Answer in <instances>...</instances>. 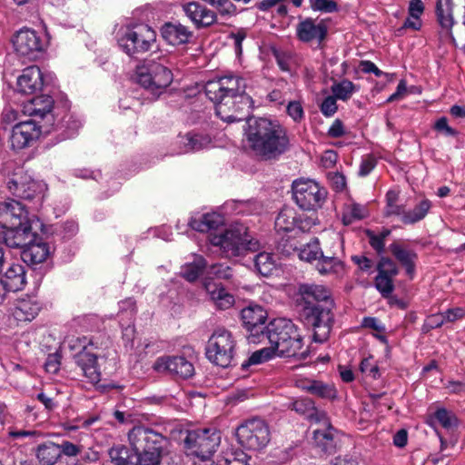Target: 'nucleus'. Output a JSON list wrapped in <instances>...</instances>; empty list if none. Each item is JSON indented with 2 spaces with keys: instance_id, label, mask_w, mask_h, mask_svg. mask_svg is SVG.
<instances>
[{
  "instance_id": "obj_56",
  "label": "nucleus",
  "mask_w": 465,
  "mask_h": 465,
  "mask_svg": "<svg viewBox=\"0 0 465 465\" xmlns=\"http://www.w3.org/2000/svg\"><path fill=\"white\" fill-rule=\"evenodd\" d=\"M311 7L314 11L332 13L337 10V4L332 0H310Z\"/></svg>"
},
{
  "instance_id": "obj_6",
  "label": "nucleus",
  "mask_w": 465,
  "mask_h": 465,
  "mask_svg": "<svg viewBox=\"0 0 465 465\" xmlns=\"http://www.w3.org/2000/svg\"><path fill=\"white\" fill-rule=\"evenodd\" d=\"M130 444L137 456L139 465H173L168 457L161 455L163 437L145 426H136L128 434Z\"/></svg>"
},
{
  "instance_id": "obj_55",
  "label": "nucleus",
  "mask_w": 465,
  "mask_h": 465,
  "mask_svg": "<svg viewBox=\"0 0 465 465\" xmlns=\"http://www.w3.org/2000/svg\"><path fill=\"white\" fill-rule=\"evenodd\" d=\"M319 223L315 215L298 214L296 230L301 232H309L313 226Z\"/></svg>"
},
{
  "instance_id": "obj_7",
  "label": "nucleus",
  "mask_w": 465,
  "mask_h": 465,
  "mask_svg": "<svg viewBox=\"0 0 465 465\" xmlns=\"http://www.w3.org/2000/svg\"><path fill=\"white\" fill-rule=\"evenodd\" d=\"M212 245L219 247L225 257L232 258L243 255L245 252H257L260 242L249 234L243 224H234L220 233L209 234Z\"/></svg>"
},
{
  "instance_id": "obj_62",
  "label": "nucleus",
  "mask_w": 465,
  "mask_h": 465,
  "mask_svg": "<svg viewBox=\"0 0 465 465\" xmlns=\"http://www.w3.org/2000/svg\"><path fill=\"white\" fill-rule=\"evenodd\" d=\"M434 128L440 133H443L446 136H455L457 134L456 130L448 124L447 118L441 117L435 123Z\"/></svg>"
},
{
  "instance_id": "obj_18",
  "label": "nucleus",
  "mask_w": 465,
  "mask_h": 465,
  "mask_svg": "<svg viewBox=\"0 0 465 465\" xmlns=\"http://www.w3.org/2000/svg\"><path fill=\"white\" fill-rule=\"evenodd\" d=\"M153 368L158 372H169L183 379H188L194 373L192 362L183 356H163L158 358Z\"/></svg>"
},
{
  "instance_id": "obj_11",
  "label": "nucleus",
  "mask_w": 465,
  "mask_h": 465,
  "mask_svg": "<svg viewBox=\"0 0 465 465\" xmlns=\"http://www.w3.org/2000/svg\"><path fill=\"white\" fill-rule=\"evenodd\" d=\"M221 443V433L215 429L191 430L184 440L186 450L190 455L209 460Z\"/></svg>"
},
{
  "instance_id": "obj_27",
  "label": "nucleus",
  "mask_w": 465,
  "mask_h": 465,
  "mask_svg": "<svg viewBox=\"0 0 465 465\" xmlns=\"http://www.w3.org/2000/svg\"><path fill=\"white\" fill-rule=\"evenodd\" d=\"M0 282L6 292H17L25 285V272L22 264L11 263Z\"/></svg>"
},
{
  "instance_id": "obj_63",
  "label": "nucleus",
  "mask_w": 465,
  "mask_h": 465,
  "mask_svg": "<svg viewBox=\"0 0 465 465\" xmlns=\"http://www.w3.org/2000/svg\"><path fill=\"white\" fill-rule=\"evenodd\" d=\"M444 315L445 322H455L457 320L462 319L465 316V310L460 307L449 309L446 312H442Z\"/></svg>"
},
{
  "instance_id": "obj_50",
  "label": "nucleus",
  "mask_w": 465,
  "mask_h": 465,
  "mask_svg": "<svg viewBox=\"0 0 465 465\" xmlns=\"http://www.w3.org/2000/svg\"><path fill=\"white\" fill-rule=\"evenodd\" d=\"M109 456L115 465H128L129 451L125 447L115 446L110 449Z\"/></svg>"
},
{
  "instance_id": "obj_21",
  "label": "nucleus",
  "mask_w": 465,
  "mask_h": 465,
  "mask_svg": "<svg viewBox=\"0 0 465 465\" xmlns=\"http://www.w3.org/2000/svg\"><path fill=\"white\" fill-rule=\"evenodd\" d=\"M41 311V305L35 297L25 296L18 299L12 310V314L18 322L33 321Z\"/></svg>"
},
{
  "instance_id": "obj_34",
  "label": "nucleus",
  "mask_w": 465,
  "mask_h": 465,
  "mask_svg": "<svg viewBox=\"0 0 465 465\" xmlns=\"http://www.w3.org/2000/svg\"><path fill=\"white\" fill-rule=\"evenodd\" d=\"M436 15L441 28L450 33L455 24L452 0H438Z\"/></svg>"
},
{
  "instance_id": "obj_47",
  "label": "nucleus",
  "mask_w": 465,
  "mask_h": 465,
  "mask_svg": "<svg viewBox=\"0 0 465 465\" xmlns=\"http://www.w3.org/2000/svg\"><path fill=\"white\" fill-rule=\"evenodd\" d=\"M275 355L274 350L272 345L268 348H262L254 351L248 359V361L242 363V368L243 370L247 369L251 365L262 363Z\"/></svg>"
},
{
  "instance_id": "obj_19",
  "label": "nucleus",
  "mask_w": 465,
  "mask_h": 465,
  "mask_svg": "<svg viewBox=\"0 0 465 465\" xmlns=\"http://www.w3.org/2000/svg\"><path fill=\"white\" fill-rule=\"evenodd\" d=\"M48 77H45L38 66H28L23 70L17 78L18 90L24 94H34L41 91L43 86L47 84Z\"/></svg>"
},
{
  "instance_id": "obj_30",
  "label": "nucleus",
  "mask_w": 465,
  "mask_h": 465,
  "mask_svg": "<svg viewBox=\"0 0 465 465\" xmlns=\"http://www.w3.org/2000/svg\"><path fill=\"white\" fill-rule=\"evenodd\" d=\"M204 288L218 309L226 310L234 304L233 295L228 292L221 284L205 282Z\"/></svg>"
},
{
  "instance_id": "obj_38",
  "label": "nucleus",
  "mask_w": 465,
  "mask_h": 465,
  "mask_svg": "<svg viewBox=\"0 0 465 465\" xmlns=\"http://www.w3.org/2000/svg\"><path fill=\"white\" fill-rule=\"evenodd\" d=\"M210 143L211 139L209 136L192 132L180 137V143L183 146L185 153L202 150Z\"/></svg>"
},
{
  "instance_id": "obj_12",
  "label": "nucleus",
  "mask_w": 465,
  "mask_h": 465,
  "mask_svg": "<svg viewBox=\"0 0 465 465\" xmlns=\"http://www.w3.org/2000/svg\"><path fill=\"white\" fill-rule=\"evenodd\" d=\"M234 348L235 341L232 333L223 328H218L209 338L206 355L214 364L226 368L233 359Z\"/></svg>"
},
{
  "instance_id": "obj_28",
  "label": "nucleus",
  "mask_w": 465,
  "mask_h": 465,
  "mask_svg": "<svg viewBox=\"0 0 465 465\" xmlns=\"http://www.w3.org/2000/svg\"><path fill=\"white\" fill-rule=\"evenodd\" d=\"M427 424L432 428L440 425L446 430H453L459 426V419L452 411L439 407L428 416Z\"/></svg>"
},
{
  "instance_id": "obj_57",
  "label": "nucleus",
  "mask_w": 465,
  "mask_h": 465,
  "mask_svg": "<svg viewBox=\"0 0 465 465\" xmlns=\"http://www.w3.org/2000/svg\"><path fill=\"white\" fill-rule=\"evenodd\" d=\"M337 98L332 94L327 96L321 104V111L327 117L332 116L337 112Z\"/></svg>"
},
{
  "instance_id": "obj_35",
  "label": "nucleus",
  "mask_w": 465,
  "mask_h": 465,
  "mask_svg": "<svg viewBox=\"0 0 465 465\" xmlns=\"http://www.w3.org/2000/svg\"><path fill=\"white\" fill-rule=\"evenodd\" d=\"M291 408L297 413L314 420L316 423H321V418L325 416L323 412L317 411L313 401L308 398H300L293 401L291 403Z\"/></svg>"
},
{
  "instance_id": "obj_8",
  "label": "nucleus",
  "mask_w": 465,
  "mask_h": 465,
  "mask_svg": "<svg viewBox=\"0 0 465 465\" xmlns=\"http://www.w3.org/2000/svg\"><path fill=\"white\" fill-rule=\"evenodd\" d=\"M155 38V32L143 24L124 25L114 31L119 49L131 57L149 51Z\"/></svg>"
},
{
  "instance_id": "obj_39",
  "label": "nucleus",
  "mask_w": 465,
  "mask_h": 465,
  "mask_svg": "<svg viewBox=\"0 0 465 465\" xmlns=\"http://www.w3.org/2000/svg\"><path fill=\"white\" fill-rule=\"evenodd\" d=\"M248 456L239 449L223 450L215 461V465H248Z\"/></svg>"
},
{
  "instance_id": "obj_54",
  "label": "nucleus",
  "mask_w": 465,
  "mask_h": 465,
  "mask_svg": "<svg viewBox=\"0 0 465 465\" xmlns=\"http://www.w3.org/2000/svg\"><path fill=\"white\" fill-rule=\"evenodd\" d=\"M360 370L372 379H377L380 376L379 367L372 357L363 359L360 364Z\"/></svg>"
},
{
  "instance_id": "obj_20",
  "label": "nucleus",
  "mask_w": 465,
  "mask_h": 465,
  "mask_svg": "<svg viewBox=\"0 0 465 465\" xmlns=\"http://www.w3.org/2000/svg\"><path fill=\"white\" fill-rule=\"evenodd\" d=\"M389 250L393 257L405 269L407 275L412 278L418 260V254L415 250L409 247L402 241L393 242L390 244Z\"/></svg>"
},
{
  "instance_id": "obj_58",
  "label": "nucleus",
  "mask_w": 465,
  "mask_h": 465,
  "mask_svg": "<svg viewBox=\"0 0 465 465\" xmlns=\"http://www.w3.org/2000/svg\"><path fill=\"white\" fill-rule=\"evenodd\" d=\"M276 61L279 67L284 72H292L294 60L291 54L285 53H276L275 54Z\"/></svg>"
},
{
  "instance_id": "obj_44",
  "label": "nucleus",
  "mask_w": 465,
  "mask_h": 465,
  "mask_svg": "<svg viewBox=\"0 0 465 465\" xmlns=\"http://www.w3.org/2000/svg\"><path fill=\"white\" fill-rule=\"evenodd\" d=\"M358 91L357 86L350 80L344 79L331 85L332 94L339 100L347 101Z\"/></svg>"
},
{
  "instance_id": "obj_40",
  "label": "nucleus",
  "mask_w": 465,
  "mask_h": 465,
  "mask_svg": "<svg viewBox=\"0 0 465 465\" xmlns=\"http://www.w3.org/2000/svg\"><path fill=\"white\" fill-rule=\"evenodd\" d=\"M253 262L256 271L262 276L271 275L276 269V261L271 252H259L255 255Z\"/></svg>"
},
{
  "instance_id": "obj_49",
  "label": "nucleus",
  "mask_w": 465,
  "mask_h": 465,
  "mask_svg": "<svg viewBox=\"0 0 465 465\" xmlns=\"http://www.w3.org/2000/svg\"><path fill=\"white\" fill-rule=\"evenodd\" d=\"M96 420H98V416H92L88 419L76 418L74 420H67L62 423V427L64 430L72 431L76 430L80 428L88 429L91 425H93Z\"/></svg>"
},
{
  "instance_id": "obj_37",
  "label": "nucleus",
  "mask_w": 465,
  "mask_h": 465,
  "mask_svg": "<svg viewBox=\"0 0 465 465\" xmlns=\"http://www.w3.org/2000/svg\"><path fill=\"white\" fill-rule=\"evenodd\" d=\"M298 214L292 208L285 207L280 211L275 219V229L279 232L296 230Z\"/></svg>"
},
{
  "instance_id": "obj_46",
  "label": "nucleus",
  "mask_w": 465,
  "mask_h": 465,
  "mask_svg": "<svg viewBox=\"0 0 465 465\" xmlns=\"http://www.w3.org/2000/svg\"><path fill=\"white\" fill-rule=\"evenodd\" d=\"M391 232L389 229H383L378 233L371 230L366 231V236L369 240V243L377 252V253L381 254L384 252L385 240Z\"/></svg>"
},
{
  "instance_id": "obj_59",
  "label": "nucleus",
  "mask_w": 465,
  "mask_h": 465,
  "mask_svg": "<svg viewBox=\"0 0 465 465\" xmlns=\"http://www.w3.org/2000/svg\"><path fill=\"white\" fill-rule=\"evenodd\" d=\"M287 114L294 122H300L304 116L303 108L301 103L296 101H292L288 104Z\"/></svg>"
},
{
  "instance_id": "obj_2",
  "label": "nucleus",
  "mask_w": 465,
  "mask_h": 465,
  "mask_svg": "<svg viewBox=\"0 0 465 465\" xmlns=\"http://www.w3.org/2000/svg\"><path fill=\"white\" fill-rule=\"evenodd\" d=\"M299 293L303 303L302 316L313 330V341L324 342L333 324V301L330 290L322 285L302 284Z\"/></svg>"
},
{
  "instance_id": "obj_16",
  "label": "nucleus",
  "mask_w": 465,
  "mask_h": 465,
  "mask_svg": "<svg viewBox=\"0 0 465 465\" xmlns=\"http://www.w3.org/2000/svg\"><path fill=\"white\" fill-rule=\"evenodd\" d=\"M241 318L249 332L248 341L253 343L261 342L262 333L265 332L263 325L267 319L266 311L260 305L250 304L242 310Z\"/></svg>"
},
{
  "instance_id": "obj_23",
  "label": "nucleus",
  "mask_w": 465,
  "mask_h": 465,
  "mask_svg": "<svg viewBox=\"0 0 465 465\" xmlns=\"http://www.w3.org/2000/svg\"><path fill=\"white\" fill-rule=\"evenodd\" d=\"M183 10L186 16L197 26H209L216 20L214 12L207 9L197 2H190L183 5Z\"/></svg>"
},
{
  "instance_id": "obj_48",
  "label": "nucleus",
  "mask_w": 465,
  "mask_h": 465,
  "mask_svg": "<svg viewBox=\"0 0 465 465\" xmlns=\"http://www.w3.org/2000/svg\"><path fill=\"white\" fill-rule=\"evenodd\" d=\"M393 277L377 274L375 277V287L384 298H388L394 290Z\"/></svg>"
},
{
  "instance_id": "obj_1",
  "label": "nucleus",
  "mask_w": 465,
  "mask_h": 465,
  "mask_svg": "<svg viewBox=\"0 0 465 465\" xmlns=\"http://www.w3.org/2000/svg\"><path fill=\"white\" fill-rule=\"evenodd\" d=\"M246 87L243 77L226 74L208 81L205 94L214 103L216 114L231 124L244 120L252 106V99L246 94Z\"/></svg>"
},
{
  "instance_id": "obj_26",
  "label": "nucleus",
  "mask_w": 465,
  "mask_h": 465,
  "mask_svg": "<svg viewBox=\"0 0 465 465\" xmlns=\"http://www.w3.org/2000/svg\"><path fill=\"white\" fill-rule=\"evenodd\" d=\"M321 422L322 428H317L313 430V440L322 451L331 453L335 447L334 429L331 426L325 416L321 418Z\"/></svg>"
},
{
  "instance_id": "obj_24",
  "label": "nucleus",
  "mask_w": 465,
  "mask_h": 465,
  "mask_svg": "<svg viewBox=\"0 0 465 465\" xmlns=\"http://www.w3.org/2000/svg\"><path fill=\"white\" fill-rule=\"evenodd\" d=\"M35 237V233L33 232L32 238L25 246H21L23 249L21 252L22 260L30 264H38L46 260L50 254V248L47 243L43 242H33Z\"/></svg>"
},
{
  "instance_id": "obj_43",
  "label": "nucleus",
  "mask_w": 465,
  "mask_h": 465,
  "mask_svg": "<svg viewBox=\"0 0 465 465\" xmlns=\"http://www.w3.org/2000/svg\"><path fill=\"white\" fill-rule=\"evenodd\" d=\"M206 268V262L202 256H195L194 260L191 263L185 264L181 271L183 278L189 282L195 281L203 269Z\"/></svg>"
},
{
  "instance_id": "obj_15",
  "label": "nucleus",
  "mask_w": 465,
  "mask_h": 465,
  "mask_svg": "<svg viewBox=\"0 0 465 465\" xmlns=\"http://www.w3.org/2000/svg\"><path fill=\"white\" fill-rule=\"evenodd\" d=\"M15 52L23 57L33 60L44 50V42L38 34L29 28L19 30L13 38Z\"/></svg>"
},
{
  "instance_id": "obj_13",
  "label": "nucleus",
  "mask_w": 465,
  "mask_h": 465,
  "mask_svg": "<svg viewBox=\"0 0 465 465\" xmlns=\"http://www.w3.org/2000/svg\"><path fill=\"white\" fill-rule=\"evenodd\" d=\"M235 434L239 444L250 450H260L270 441L269 428L260 419H252L241 424Z\"/></svg>"
},
{
  "instance_id": "obj_22",
  "label": "nucleus",
  "mask_w": 465,
  "mask_h": 465,
  "mask_svg": "<svg viewBox=\"0 0 465 465\" xmlns=\"http://www.w3.org/2000/svg\"><path fill=\"white\" fill-rule=\"evenodd\" d=\"M327 35V26L325 24L316 22L308 18L301 22L297 26V35L302 42L317 41L321 43Z\"/></svg>"
},
{
  "instance_id": "obj_52",
  "label": "nucleus",
  "mask_w": 465,
  "mask_h": 465,
  "mask_svg": "<svg viewBox=\"0 0 465 465\" xmlns=\"http://www.w3.org/2000/svg\"><path fill=\"white\" fill-rule=\"evenodd\" d=\"M308 390L322 398H334L336 391L333 387L326 385L321 381H312L308 387Z\"/></svg>"
},
{
  "instance_id": "obj_25",
  "label": "nucleus",
  "mask_w": 465,
  "mask_h": 465,
  "mask_svg": "<svg viewBox=\"0 0 465 465\" xmlns=\"http://www.w3.org/2000/svg\"><path fill=\"white\" fill-rule=\"evenodd\" d=\"M163 38L172 45L187 44L193 36V32L180 23H165L161 28Z\"/></svg>"
},
{
  "instance_id": "obj_32",
  "label": "nucleus",
  "mask_w": 465,
  "mask_h": 465,
  "mask_svg": "<svg viewBox=\"0 0 465 465\" xmlns=\"http://www.w3.org/2000/svg\"><path fill=\"white\" fill-rule=\"evenodd\" d=\"M53 105L54 100L51 96H35L25 105V113L30 116L44 118L51 113Z\"/></svg>"
},
{
  "instance_id": "obj_5",
  "label": "nucleus",
  "mask_w": 465,
  "mask_h": 465,
  "mask_svg": "<svg viewBox=\"0 0 465 465\" xmlns=\"http://www.w3.org/2000/svg\"><path fill=\"white\" fill-rule=\"evenodd\" d=\"M267 340L274 350L276 356L304 357L303 336L299 328L289 319L278 318L271 321L262 333L261 342Z\"/></svg>"
},
{
  "instance_id": "obj_4",
  "label": "nucleus",
  "mask_w": 465,
  "mask_h": 465,
  "mask_svg": "<svg viewBox=\"0 0 465 465\" xmlns=\"http://www.w3.org/2000/svg\"><path fill=\"white\" fill-rule=\"evenodd\" d=\"M37 222L35 216H28L20 202L0 203V227L6 230L4 238L7 246H25L33 236V223Z\"/></svg>"
},
{
  "instance_id": "obj_41",
  "label": "nucleus",
  "mask_w": 465,
  "mask_h": 465,
  "mask_svg": "<svg viewBox=\"0 0 465 465\" xmlns=\"http://www.w3.org/2000/svg\"><path fill=\"white\" fill-rule=\"evenodd\" d=\"M322 253L319 240L315 238L300 249L299 258L308 262H317Z\"/></svg>"
},
{
  "instance_id": "obj_33",
  "label": "nucleus",
  "mask_w": 465,
  "mask_h": 465,
  "mask_svg": "<svg viewBox=\"0 0 465 465\" xmlns=\"http://www.w3.org/2000/svg\"><path fill=\"white\" fill-rule=\"evenodd\" d=\"M35 455L41 465H54L62 457L63 450L59 444L47 441L37 447Z\"/></svg>"
},
{
  "instance_id": "obj_3",
  "label": "nucleus",
  "mask_w": 465,
  "mask_h": 465,
  "mask_svg": "<svg viewBox=\"0 0 465 465\" xmlns=\"http://www.w3.org/2000/svg\"><path fill=\"white\" fill-rule=\"evenodd\" d=\"M245 136L252 152L266 160L276 159L291 146L287 129L279 121L266 117L249 118Z\"/></svg>"
},
{
  "instance_id": "obj_53",
  "label": "nucleus",
  "mask_w": 465,
  "mask_h": 465,
  "mask_svg": "<svg viewBox=\"0 0 465 465\" xmlns=\"http://www.w3.org/2000/svg\"><path fill=\"white\" fill-rule=\"evenodd\" d=\"M379 274L395 277L399 273L396 263L390 258L382 257L377 266Z\"/></svg>"
},
{
  "instance_id": "obj_31",
  "label": "nucleus",
  "mask_w": 465,
  "mask_h": 465,
  "mask_svg": "<svg viewBox=\"0 0 465 465\" xmlns=\"http://www.w3.org/2000/svg\"><path fill=\"white\" fill-rule=\"evenodd\" d=\"M224 223L223 217L217 213H208L198 217H192L189 225L194 231L209 232L216 230Z\"/></svg>"
},
{
  "instance_id": "obj_60",
  "label": "nucleus",
  "mask_w": 465,
  "mask_h": 465,
  "mask_svg": "<svg viewBox=\"0 0 465 465\" xmlns=\"http://www.w3.org/2000/svg\"><path fill=\"white\" fill-rule=\"evenodd\" d=\"M119 314L132 320L135 313V302L132 298L125 299L119 302Z\"/></svg>"
},
{
  "instance_id": "obj_9",
  "label": "nucleus",
  "mask_w": 465,
  "mask_h": 465,
  "mask_svg": "<svg viewBox=\"0 0 465 465\" xmlns=\"http://www.w3.org/2000/svg\"><path fill=\"white\" fill-rule=\"evenodd\" d=\"M136 81L144 89L158 96L173 82V74L163 64L149 62L137 66Z\"/></svg>"
},
{
  "instance_id": "obj_61",
  "label": "nucleus",
  "mask_w": 465,
  "mask_h": 465,
  "mask_svg": "<svg viewBox=\"0 0 465 465\" xmlns=\"http://www.w3.org/2000/svg\"><path fill=\"white\" fill-rule=\"evenodd\" d=\"M328 178L331 183V186L336 192H341L346 187V179L345 176L340 173H330L328 174Z\"/></svg>"
},
{
  "instance_id": "obj_45",
  "label": "nucleus",
  "mask_w": 465,
  "mask_h": 465,
  "mask_svg": "<svg viewBox=\"0 0 465 465\" xmlns=\"http://www.w3.org/2000/svg\"><path fill=\"white\" fill-rule=\"evenodd\" d=\"M37 183L34 181L22 183L12 180L9 182V189L14 190V193L24 199H33L35 196Z\"/></svg>"
},
{
  "instance_id": "obj_14",
  "label": "nucleus",
  "mask_w": 465,
  "mask_h": 465,
  "mask_svg": "<svg viewBox=\"0 0 465 465\" xmlns=\"http://www.w3.org/2000/svg\"><path fill=\"white\" fill-rule=\"evenodd\" d=\"M91 344L85 337L71 339L68 346L71 350H78L75 361L81 369L86 381L96 385L101 381V371L97 363V357L87 351V345Z\"/></svg>"
},
{
  "instance_id": "obj_51",
  "label": "nucleus",
  "mask_w": 465,
  "mask_h": 465,
  "mask_svg": "<svg viewBox=\"0 0 465 465\" xmlns=\"http://www.w3.org/2000/svg\"><path fill=\"white\" fill-rule=\"evenodd\" d=\"M208 276L219 279H230L232 276V268L225 263L213 264L207 268Z\"/></svg>"
},
{
  "instance_id": "obj_29",
  "label": "nucleus",
  "mask_w": 465,
  "mask_h": 465,
  "mask_svg": "<svg viewBox=\"0 0 465 465\" xmlns=\"http://www.w3.org/2000/svg\"><path fill=\"white\" fill-rule=\"evenodd\" d=\"M315 268L322 275L331 274L341 277L345 273V264L335 252L331 255H326L323 252L316 262Z\"/></svg>"
},
{
  "instance_id": "obj_17",
  "label": "nucleus",
  "mask_w": 465,
  "mask_h": 465,
  "mask_svg": "<svg viewBox=\"0 0 465 465\" xmlns=\"http://www.w3.org/2000/svg\"><path fill=\"white\" fill-rule=\"evenodd\" d=\"M41 134L40 127L32 120L16 124L10 135L11 147L14 150H21L28 147Z\"/></svg>"
},
{
  "instance_id": "obj_36",
  "label": "nucleus",
  "mask_w": 465,
  "mask_h": 465,
  "mask_svg": "<svg viewBox=\"0 0 465 465\" xmlns=\"http://www.w3.org/2000/svg\"><path fill=\"white\" fill-rule=\"evenodd\" d=\"M431 206L432 203L429 199H422L412 210L405 211L401 217L402 223L410 225L420 222L429 213Z\"/></svg>"
},
{
  "instance_id": "obj_10",
  "label": "nucleus",
  "mask_w": 465,
  "mask_h": 465,
  "mask_svg": "<svg viewBox=\"0 0 465 465\" xmlns=\"http://www.w3.org/2000/svg\"><path fill=\"white\" fill-rule=\"evenodd\" d=\"M292 193L297 205L306 211H316L322 208L328 195L326 188L312 179L294 181Z\"/></svg>"
},
{
  "instance_id": "obj_64",
  "label": "nucleus",
  "mask_w": 465,
  "mask_h": 465,
  "mask_svg": "<svg viewBox=\"0 0 465 465\" xmlns=\"http://www.w3.org/2000/svg\"><path fill=\"white\" fill-rule=\"evenodd\" d=\"M376 165V160L372 156H367L364 158L360 165L359 173L361 176L368 175Z\"/></svg>"
},
{
  "instance_id": "obj_42",
  "label": "nucleus",
  "mask_w": 465,
  "mask_h": 465,
  "mask_svg": "<svg viewBox=\"0 0 465 465\" xmlns=\"http://www.w3.org/2000/svg\"><path fill=\"white\" fill-rule=\"evenodd\" d=\"M368 215L367 209L359 203H349L344 207L342 213V222L345 225H350L355 221L361 220Z\"/></svg>"
}]
</instances>
